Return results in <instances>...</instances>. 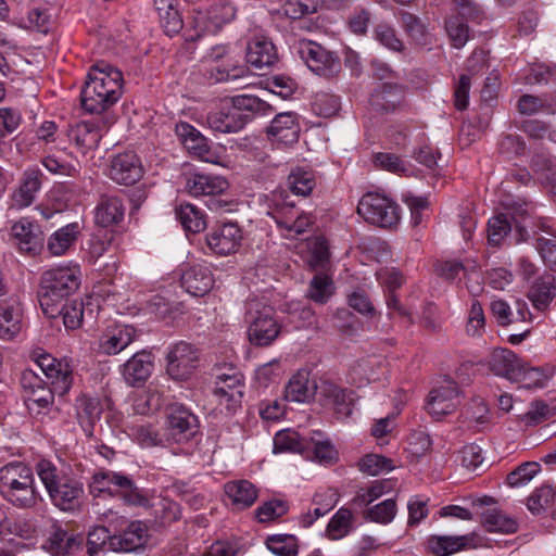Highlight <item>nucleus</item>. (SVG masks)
Here are the masks:
<instances>
[{
	"mask_svg": "<svg viewBox=\"0 0 556 556\" xmlns=\"http://www.w3.org/2000/svg\"><path fill=\"white\" fill-rule=\"evenodd\" d=\"M123 74L111 64L101 61L93 64L81 89L83 109L90 114H102L122 96Z\"/></svg>",
	"mask_w": 556,
	"mask_h": 556,
	"instance_id": "obj_1",
	"label": "nucleus"
},
{
	"mask_svg": "<svg viewBox=\"0 0 556 556\" xmlns=\"http://www.w3.org/2000/svg\"><path fill=\"white\" fill-rule=\"evenodd\" d=\"M35 362L50 383V387L45 383L25 395L28 410L39 415L42 409H48L52 405L55 393L62 396L68 392L73 383V369L68 363L59 361L50 354H39Z\"/></svg>",
	"mask_w": 556,
	"mask_h": 556,
	"instance_id": "obj_2",
	"label": "nucleus"
},
{
	"mask_svg": "<svg viewBox=\"0 0 556 556\" xmlns=\"http://www.w3.org/2000/svg\"><path fill=\"white\" fill-rule=\"evenodd\" d=\"M271 111V105L257 97L237 96L208 112L206 123L216 132H238L255 114L266 115Z\"/></svg>",
	"mask_w": 556,
	"mask_h": 556,
	"instance_id": "obj_3",
	"label": "nucleus"
},
{
	"mask_svg": "<svg viewBox=\"0 0 556 556\" xmlns=\"http://www.w3.org/2000/svg\"><path fill=\"white\" fill-rule=\"evenodd\" d=\"M0 493L14 507L30 509L41 500L31 468L23 462H11L0 468Z\"/></svg>",
	"mask_w": 556,
	"mask_h": 556,
	"instance_id": "obj_4",
	"label": "nucleus"
},
{
	"mask_svg": "<svg viewBox=\"0 0 556 556\" xmlns=\"http://www.w3.org/2000/svg\"><path fill=\"white\" fill-rule=\"evenodd\" d=\"M79 287L77 270L58 267L41 276L38 300L45 315L56 318L62 312V303Z\"/></svg>",
	"mask_w": 556,
	"mask_h": 556,
	"instance_id": "obj_5",
	"label": "nucleus"
},
{
	"mask_svg": "<svg viewBox=\"0 0 556 556\" xmlns=\"http://www.w3.org/2000/svg\"><path fill=\"white\" fill-rule=\"evenodd\" d=\"M244 320L248 325L249 342L254 346L270 345L281 332L275 309L258 299L247 302Z\"/></svg>",
	"mask_w": 556,
	"mask_h": 556,
	"instance_id": "obj_6",
	"label": "nucleus"
},
{
	"mask_svg": "<svg viewBox=\"0 0 556 556\" xmlns=\"http://www.w3.org/2000/svg\"><path fill=\"white\" fill-rule=\"evenodd\" d=\"M357 213L369 224L392 228L400 222V207L390 198L378 192H367L357 205Z\"/></svg>",
	"mask_w": 556,
	"mask_h": 556,
	"instance_id": "obj_7",
	"label": "nucleus"
},
{
	"mask_svg": "<svg viewBox=\"0 0 556 556\" xmlns=\"http://www.w3.org/2000/svg\"><path fill=\"white\" fill-rule=\"evenodd\" d=\"M296 54L307 67L318 76L332 78L341 71L340 59L321 45L306 39L298 40L293 46Z\"/></svg>",
	"mask_w": 556,
	"mask_h": 556,
	"instance_id": "obj_8",
	"label": "nucleus"
},
{
	"mask_svg": "<svg viewBox=\"0 0 556 556\" xmlns=\"http://www.w3.org/2000/svg\"><path fill=\"white\" fill-rule=\"evenodd\" d=\"M166 371L177 381L187 380L199 363V350L189 342L175 343L167 353Z\"/></svg>",
	"mask_w": 556,
	"mask_h": 556,
	"instance_id": "obj_9",
	"label": "nucleus"
},
{
	"mask_svg": "<svg viewBox=\"0 0 556 556\" xmlns=\"http://www.w3.org/2000/svg\"><path fill=\"white\" fill-rule=\"evenodd\" d=\"M166 437L168 442L185 443L198 432V418L180 404H173L167 412Z\"/></svg>",
	"mask_w": 556,
	"mask_h": 556,
	"instance_id": "obj_10",
	"label": "nucleus"
},
{
	"mask_svg": "<svg viewBox=\"0 0 556 556\" xmlns=\"http://www.w3.org/2000/svg\"><path fill=\"white\" fill-rule=\"evenodd\" d=\"M229 187L228 181L220 176L194 173L187 177L186 190L193 197H216L224 193ZM210 210L217 211L224 204L220 200L211 199L207 203Z\"/></svg>",
	"mask_w": 556,
	"mask_h": 556,
	"instance_id": "obj_11",
	"label": "nucleus"
},
{
	"mask_svg": "<svg viewBox=\"0 0 556 556\" xmlns=\"http://www.w3.org/2000/svg\"><path fill=\"white\" fill-rule=\"evenodd\" d=\"M315 389L320 404L333 409L338 418H346L352 414L353 391L328 380H321Z\"/></svg>",
	"mask_w": 556,
	"mask_h": 556,
	"instance_id": "obj_12",
	"label": "nucleus"
},
{
	"mask_svg": "<svg viewBox=\"0 0 556 556\" xmlns=\"http://www.w3.org/2000/svg\"><path fill=\"white\" fill-rule=\"evenodd\" d=\"M236 16V9L230 3L213 5L206 13L198 12L193 17L195 36L191 40L200 38L203 34H215L224 24L230 23Z\"/></svg>",
	"mask_w": 556,
	"mask_h": 556,
	"instance_id": "obj_13",
	"label": "nucleus"
},
{
	"mask_svg": "<svg viewBox=\"0 0 556 556\" xmlns=\"http://www.w3.org/2000/svg\"><path fill=\"white\" fill-rule=\"evenodd\" d=\"M110 178L119 185H134L143 176L140 157L132 151H125L111 160Z\"/></svg>",
	"mask_w": 556,
	"mask_h": 556,
	"instance_id": "obj_14",
	"label": "nucleus"
},
{
	"mask_svg": "<svg viewBox=\"0 0 556 556\" xmlns=\"http://www.w3.org/2000/svg\"><path fill=\"white\" fill-rule=\"evenodd\" d=\"M460 404V392L455 382H448L430 391L427 410L435 419L453 413Z\"/></svg>",
	"mask_w": 556,
	"mask_h": 556,
	"instance_id": "obj_15",
	"label": "nucleus"
},
{
	"mask_svg": "<svg viewBox=\"0 0 556 556\" xmlns=\"http://www.w3.org/2000/svg\"><path fill=\"white\" fill-rule=\"evenodd\" d=\"M148 538V526L140 520L131 521L121 534H114L110 540V551L116 553L138 551L144 547Z\"/></svg>",
	"mask_w": 556,
	"mask_h": 556,
	"instance_id": "obj_16",
	"label": "nucleus"
},
{
	"mask_svg": "<svg viewBox=\"0 0 556 556\" xmlns=\"http://www.w3.org/2000/svg\"><path fill=\"white\" fill-rule=\"evenodd\" d=\"M241 239V229L235 223H226L218 226L206 236L207 245L218 255L235 253L240 245Z\"/></svg>",
	"mask_w": 556,
	"mask_h": 556,
	"instance_id": "obj_17",
	"label": "nucleus"
},
{
	"mask_svg": "<svg viewBox=\"0 0 556 556\" xmlns=\"http://www.w3.org/2000/svg\"><path fill=\"white\" fill-rule=\"evenodd\" d=\"M154 356L147 351L134 354L122 367L126 383L134 388L142 387L152 374Z\"/></svg>",
	"mask_w": 556,
	"mask_h": 556,
	"instance_id": "obj_18",
	"label": "nucleus"
},
{
	"mask_svg": "<svg viewBox=\"0 0 556 556\" xmlns=\"http://www.w3.org/2000/svg\"><path fill=\"white\" fill-rule=\"evenodd\" d=\"M521 363L518 356L506 348L494 349L485 359V365L494 375L510 381L522 376Z\"/></svg>",
	"mask_w": 556,
	"mask_h": 556,
	"instance_id": "obj_19",
	"label": "nucleus"
},
{
	"mask_svg": "<svg viewBox=\"0 0 556 556\" xmlns=\"http://www.w3.org/2000/svg\"><path fill=\"white\" fill-rule=\"evenodd\" d=\"M11 235L22 252L36 254L43 247V237L39 226L25 218L12 226Z\"/></svg>",
	"mask_w": 556,
	"mask_h": 556,
	"instance_id": "obj_20",
	"label": "nucleus"
},
{
	"mask_svg": "<svg viewBox=\"0 0 556 556\" xmlns=\"http://www.w3.org/2000/svg\"><path fill=\"white\" fill-rule=\"evenodd\" d=\"M404 97L405 90L402 85L384 83L374 89L369 102L376 111L390 113L402 105Z\"/></svg>",
	"mask_w": 556,
	"mask_h": 556,
	"instance_id": "obj_21",
	"label": "nucleus"
},
{
	"mask_svg": "<svg viewBox=\"0 0 556 556\" xmlns=\"http://www.w3.org/2000/svg\"><path fill=\"white\" fill-rule=\"evenodd\" d=\"M180 283L191 295L203 296L212 289L214 279L208 267L194 265L182 273Z\"/></svg>",
	"mask_w": 556,
	"mask_h": 556,
	"instance_id": "obj_22",
	"label": "nucleus"
},
{
	"mask_svg": "<svg viewBox=\"0 0 556 556\" xmlns=\"http://www.w3.org/2000/svg\"><path fill=\"white\" fill-rule=\"evenodd\" d=\"M556 298V277L544 273L539 276L530 286L528 299L538 311H546Z\"/></svg>",
	"mask_w": 556,
	"mask_h": 556,
	"instance_id": "obj_23",
	"label": "nucleus"
},
{
	"mask_svg": "<svg viewBox=\"0 0 556 556\" xmlns=\"http://www.w3.org/2000/svg\"><path fill=\"white\" fill-rule=\"evenodd\" d=\"M266 134L273 142L285 144L296 142L299 139V126L292 113H279L270 122Z\"/></svg>",
	"mask_w": 556,
	"mask_h": 556,
	"instance_id": "obj_24",
	"label": "nucleus"
},
{
	"mask_svg": "<svg viewBox=\"0 0 556 556\" xmlns=\"http://www.w3.org/2000/svg\"><path fill=\"white\" fill-rule=\"evenodd\" d=\"M278 61L277 50L267 38H255L247 48V62L255 68L271 67Z\"/></svg>",
	"mask_w": 556,
	"mask_h": 556,
	"instance_id": "obj_25",
	"label": "nucleus"
},
{
	"mask_svg": "<svg viewBox=\"0 0 556 556\" xmlns=\"http://www.w3.org/2000/svg\"><path fill=\"white\" fill-rule=\"evenodd\" d=\"M125 215L123 201L117 195H103L96 208V223L105 228L118 225Z\"/></svg>",
	"mask_w": 556,
	"mask_h": 556,
	"instance_id": "obj_26",
	"label": "nucleus"
},
{
	"mask_svg": "<svg viewBox=\"0 0 556 556\" xmlns=\"http://www.w3.org/2000/svg\"><path fill=\"white\" fill-rule=\"evenodd\" d=\"M103 127L104 124L98 125L93 122L84 121L70 126L67 137L81 149H92L98 146Z\"/></svg>",
	"mask_w": 556,
	"mask_h": 556,
	"instance_id": "obj_27",
	"label": "nucleus"
},
{
	"mask_svg": "<svg viewBox=\"0 0 556 556\" xmlns=\"http://www.w3.org/2000/svg\"><path fill=\"white\" fill-rule=\"evenodd\" d=\"M309 374L306 370H299L293 375L286 387L285 399L289 402L305 403L316 394L318 384L309 382Z\"/></svg>",
	"mask_w": 556,
	"mask_h": 556,
	"instance_id": "obj_28",
	"label": "nucleus"
},
{
	"mask_svg": "<svg viewBox=\"0 0 556 556\" xmlns=\"http://www.w3.org/2000/svg\"><path fill=\"white\" fill-rule=\"evenodd\" d=\"M136 338V331L130 326L116 327L103 334L100 350L106 355H115L125 350Z\"/></svg>",
	"mask_w": 556,
	"mask_h": 556,
	"instance_id": "obj_29",
	"label": "nucleus"
},
{
	"mask_svg": "<svg viewBox=\"0 0 556 556\" xmlns=\"http://www.w3.org/2000/svg\"><path fill=\"white\" fill-rule=\"evenodd\" d=\"M42 173L39 169H28L24 173L23 180L18 189L13 194V205L17 208L29 206L36 192L41 186Z\"/></svg>",
	"mask_w": 556,
	"mask_h": 556,
	"instance_id": "obj_30",
	"label": "nucleus"
},
{
	"mask_svg": "<svg viewBox=\"0 0 556 556\" xmlns=\"http://www.w3.org/2000/svg\"><path fill=\"white\" fill-rule=\"evenodd\" d=\"M76 417L84 431L91 435L94 422L102 414L100 401L97 397L81 394L75 403Z\"/></svg>",
	"mask_w": 556,
	"mask_h": 556,
	"instance_id": "obj_31",
	"label": "nucleus"
},
{
	"mask_svg": "<svg viewBox=\"0 0 556 556\" xmlns=\"http://www.w3.org/2000/svg\"><path fill=\"white\" fill-rule=\"evenodd\" d=\"M225 492L232 505L238 509L252 506L257 498L256 488L248 480L227 482L225 484Z\"/></svg>",
	"mask_w": 556,
	"mask_h": 556,
	"instance_id": "obj_32",
	"label": "nucleus"
},
{
	"mask_svg": "<svg viewBox=\"0 0 556 556\" xmlns=\"http://www.w3.org/2000/svg\"><path fill=\"white\" fill-rule=\"evenodd\" d=\"M471 539L469 535H431L428 539V548L434 556H450L465 549Z\"/></svg>",
	"mask_w": 556,
	"mask_h": 556,
	"instance_id": "obj_33",
	"label": "nucleus"
},
{
	"mask_svg": "<svg viewBox=\"0 0 556 556\" xmlns=\"http://www.w3.org/2000/svg\"><path fill=\"white\" fill-rule=\"evenodd\" d=\"M83 493V484L71 478L60 490H54L50 498L60 509L74 510L79 506Z\"/></svg>",
	"mask_w": 556,
	"mask_h": 556,
	"instance_id": "obj_34",
	"label": "nucleus"
},
{
	"mask_svg": "<svg viewBox=\"0 0 556 556\" xmlns=\"http://www.w3.org/2000/svg\"><path fill=\"white\" fill-rule=\"evenodd\" d=\"M81 227L78 223H71L52 233L48 240V250L53 255L64 254L76 241Z\"/></svg>",
	"mask_w": 556,
	"mask_h": 556,
	"instance_id": "obj_35",
	"label": "nucleus"
},
{
	"mask_svg": "<svg viewBox=\"0 0 556 556\" xmlns=\"http://www.w3.org/2000/svg\"><path fill=\"white\" fill-rule=\"evenodd\" d=\"M114 494L128 506L147 507L149 505L146 491L138 488L132 479L126 475H122Z\"/></svg>",
	"mask_w": 556,
	"mask_h": 556,
	"instance_id": "obj_36",
	"label": "nucleus"
},
{
	"mask_svg": "<svg viewBox=\"0 0 556 556\" xmlns=\"http://www.w3.org/2000/svg\"><path fill=\"white\" fill-rule=\"evenodd\" d=\"M177 134L182 139V143L188 151L206 162L210 161V149L205 138L192 126L182 123L177 126Z\"/></svg>",
	"mask_w": 556,
	"mask_h": 556,
	"instance_id": "obj_37",
	"label": "nucleus"
},
{
	"mask_svg": "<svg viewBox=\"0 0 556 556\" xmlns=\"http://www.w3.org/2000/svg\"><path fill=\"white\" fill-rule=\"evenodd\" d=\"M481 525L488 532L515 533L518 522L495 508H489L481 515Z\"/></svg>",
	"mask_w": 556,
	"mask_h": 556,
	"instance_id": "obj_38",
	"label": "nucleus"
},
{
	"mask_svg": "<svg viewBox=\"0 0 556 556\" xmlns=\"http://www.w3.org/2000/svg\"><path fill=\"white\" fill-rule=\"evenodd\" d=\"M122 475V472L112 470H100L96 472L89 484L90 494L93 497H101L104 495L114 497V492L118 486Z\"/></svg>",
	"mask_w": 556,
	"mask_h": 556,
	"instance_id": "obj_39",
	"label": "nucleus"
},
{
	"mask_svg": "<svg viewBox=\"0 0 556 556\" xmlns=\"http://www.w3.org/2000/svg\"><path fill=\"white\" fill-rule=\"evenodd\" d=\"M36 472L50 497L54 494V490H60L71 479L62 475L52 463L46 459L37 463Z\"/></svg>",
	"mask_w": 556,
	"mask_h": 556,
	"instance_id": "obj_40",
	"label": "nucleus"
},
{
	"mask_svg": "<svg viewBox=\"0 0 556 556\" xmlns=\"http://www.w3.org/2000/svg\"><path fill=\"white\" fill-rule=\"evenodd\" d=\"M21 315L13 305L0 302V339L11 340L21 331Z\"/></svg>",
	"mask_w": 556,
	"mask_h": 556,
	"instance_id": "obj_41",
	"label": "nucleus"
},
{
	"mask_svg": "<svg viewBox=\"0 0 556 556\" xmlns=\"http://www.w3.org/2000/svg\"><path fill=\"white\" fill-rule=\"evenodd\" d=\"M176 214L185 230L198 233L205 229L206 222L202 212L193 204H180Z\"/></svg>",
	"mask_w": 556,
	"mask_h": 556,
	"instance_id": "obj_42",
	"label": "nucleus"
},
{
	"mask_svg": "<svg viewBox=\"0 0 556 556\" xmlns=\"http://www.w3.org/2000/svg\"><path fill=\"white\" fill-rule=\"evenodd\" d=\"M80 542V538L68 534L61 528H55L47 541V547L55 556H66L74 547H77Z\"/></svg>",
	"mask_w": 556,
	"mask_h": 556,
	"instance_id": "obj_43",
	"label": "nucleus"
},
{
	"mask_svg": "<svg viewBox=\"0 0 556 556\" xmlns=\"http://www.w3.org/2000/svg\"><path fill=\"white\" fill-rule=\"evenodd\" d=\"M518 110L525 115H533L541 111L554 114L556 113V100L554 101L547 94L542 97L523 94L518 100Z\"/></svg>",
	"mask_w": 556,
	"mask_h": 556,
	"instance_id": "obj_44",
	"label": "nucleus"
},
{
	"mask_svg": "<svg viewBox=\"0 0 556 556\" xmlns=\"http://www.w3.org/2000/svg\"><path fill=\"white\" fill-rule=\"evenodd\" d=\"M267 548L277 556H296L299 553L298 538L293 534H273L267 536Z\"/></svg>",
	"mask_w": 556,
	"mask_h": 556,
	"instance_id": "obj_45",
	"label": "nucleus"
},
{
	"mask_svg": "<svg viewBox=\"0 0 556 556\" xmlns=\"http://www.w3.org/2000/svg\"><path fill=\"white\" fill-rule=\"evenodd\" d=\"M1 534H14L24 540H33L38 535V529L34 521L28 519L11 520L7 517L0 521Z\"/></svg>",
	"mask_w": 556,
	"mask_h": 556,
	"instance_id": "obj_46",
	"label": "nucleus"
},
{
	"mask_svg": "<svg viewBox=\"0 0 556 556\" xmlns=\"http://www.w3.org/2000/svg\"><path fill=\"white\" fill-rule=\"evenodd\" d=\"M401 23L406 34L420 46L430 43V35L420 18L409 12H401Z\"/></svg>",
	"mask_w": 556,
	"mask_h": 556,
	"instance_id": "obj_47",
	"label": "nucleus"
},
{
	"mask_svg": "<svg viewBox=\"0 0 556 556\" xmlns=\"http://www.w3.org/2000/svg\"><path fill=\"white\" fill-rule=\"evenodd\" d=\"M134 435L144 447L165 446L166 443H169L166 433H161L155 426L150 424L135 426Z\"/></svg>",
	"mask_w": 556,
	"mask_h": 556,
	"instance_id": "obj_48",
	"label": "nucleus"
},
{
	"mask_svg": "<svg viewBox=\"0 0 556 556\" xmlns=\"http://www.w3.org/2000/svg\"><path fill=\"white\" fill-rule=\"evenodd\" d=\"M113 535L104 526L92 527L87 535V554L88 556H100V553L108 547L110 551V540Z\"/></svg>",
	"mask_w": 556,
	"mask_h": 556,
	"instance_id": "obj_49",
	"label": "nucleus"
},
{
	"mask_svg": "<svg viewBox=\"0 0 556 556\" xmlns=\"http://www.w3.org/2000/svg\"><path fill=\"white\" fill-rule=\"evenodd\" d=\"M332 294V280L327 273H316L312 278L308 298L316 303H325Z\"/></svg>",
	"mask_w": 556,
	"mask_h": 556,
	"instance_id": "obj_50",
	"label": "nucleus"
},
{
	"mask_svg": "<svg viewBox=\"0 0 556 556\" xmlns=\"http://www.w3.org/2000/svg\"><path fill=\"white\" fill-rule=\"evenodd\" d=\"M352 511L348 508H340L330 519L327 526V533L330 539L338 540L346 535L352 529Z\"/></svg>",
	"mask_w": 556,
	"mask_h": 556,
	"instance_id": "obj_51",
	"label": "nucleus"
},
{
	"mask_svg": "<svg viewBox=\"0 0 556 556\" xmlns=\"http://www.w3.org/2000/svg\"><path fill=\"white\" fill-rule=\"evenodd\" d=\"M396 515V503L394 500H386L364 513V519L381 525L392 522Z\"/></svg>",
	"mask_w": 556,
	"mask_h": 556,
	"instance_id": "obj_52",
	"label": "nucleus"
},
{
	"mask_svg": "<svg viewBox=\"0 0 556 556\" xmlns=\"http://www.w3.org/2000/svg\"><path fill=\"white\" fill-rule=\"evenodd\" d=\"M532 166L535 172L544 175L545 182L549 187L551 192L556 194V157L538 154L532 160Z\"/></svg>",
	"mask_w": 556,
	"mask_h": 556,
	"instance_id": "obj_53",
	"label": "nucleus"
},
{
	"mask_svg": "<svg viewBox=\"0 0 556 556\" xmlns=\"http://www.w3.org/2000/svg\"><path fill=\"white\" fill-rule=\"evenodd\" d=\"M511 230V224L506 214H498L488 223V240L491 245L498 247Z\"/></svg>",
	"mask_w": 556,
	"mask_h": 556,
	"instance_id": "obj_54",
	"label": "nucleus"
},
{
	"mask_svg": "<svg viewBox=\"0 0 556 556\" xmlns=\"http://www.w3.org/2000/svg\"><path fill=\"white\" fill-rule=\"evenodd\" d=\"M445 29L453 47L459 49L465 46L469 38V28L460 15L447 18Z\"/></svg>",
	"mask_w": 556,
	"mask_h": 556,
	"instance_id": "obj_55",
	"label": "nucleus"
},
{
	"mask_svg": "<svg viewBox=\"0 0 556 556\" xmlns=\"http://www.w3.org/2000/svg\"><path fill=\"white\" fill-rule=\"evenodd\" d=\"M541 469L536 462H526L509 472L506 482L509 486L516 488L528 483Z\"/></svg>",
	"mask_w": 556,
	"mask_h": 556,
	"instance_id": "obj_56",
	"label": "nucleus"
},
{
	"mask_svg": "<svg viewBox=\"0 0 556 556\" xmlns=\"http://www.w3.org/2000/svg\"><path fill=\"white\" fill-rule=\"evenodd\" d=\"M374 162L377 167L397 175H407L409 172V164L393 153H377Z\"/></svg>",
	"mask_w": 556,
	"mask_h": 556,
	"instance_id": "obj_57",
	"label": "nucleus"
},
{
	"mask_svg": "<svg viewBox=\"0 0 556 556\" xmlns=\"http://www.w3.org/2000/svg\"><path fill=\"white\" fill-rule=\"evenodd\" d=\"M304 448L303 442L300 440V437L294 431H280L274 438V452L282 453V452H293V453H302Z\"/></svg>",
	"mask_w": 556,
	"mask_h": 556,
	"instance_id": "obj_58",
	"label": "nucleus"
},
{
	"mask_svg": "<svg viewBox=\"0 0 556 556\" xmlns=\"http://www.w3.org/2000/svg\"><path fill=\"white\" fill-rule=\"evenodd\" d=\"M288 184L294 194L307 195L312 192L315 180L312 173L296 169L289 175Z\"/></svg>",
	"mask_w": 556,
	"mask_h": 556,
	"instance_id": "obj_59",
	"label": "nucleus"
},
{
	"mask_svg": "<svg viewBox=\"0 0 556 556\" xmlns=\"http://www.w3.org/2000/svg\"><path fill=\"white\" fill-rule=\"evenodd\" d=\"M394 468L392 460L388 457L377 454H368L359 462L361 471L370 476H377L381 472H389Z\"/></svg>",
	"mask_w": 556,
	"mask_h": 556,
	"instance_id": "obj_60",
	"label": "nucleus"
},
{
	"mask_svg": "<svg viewBox=\"0 0 556 556\" xmlns=\"http://www.w3.org/2000/svg\"><path fill=\"white\" fill-rule=\"evenodd\" d=\"M85 306L81 301H72L62 303V312L59 316L63 317V323L68 329L80 327L84 318Z\"/></svg>",
	"mask_w": 556,
	"mask_h": 556,
	"instance_id": "obj_61",
	"label": "nucleus"
},
{
	"mask_svg": "<svg viewBox=\"0 0 556 556\" xmlns=\"http://www.w3.org/2000/svg\"><path fill=\"white\" fill-rule=\"evenodd\" d=\"M330 252L325 240L318 239L313 248L309 266L316 273H327L330 263Z\"/></svg>",
	"mask_w": 556,
	"mask_h": 556,
	"instance_id": "obj_62",
	"label": "nucleus"
},
{
	"mask_svg": "<svg viewBox=\"0 0 556 556\" xmlns=\"http://www.w3.org/2000/svg\"><path fill=\"white\" fill-rule=\"evenodd\" d=\"M288 511V505L281 500H274L262 504L256 509V517L260 522L273 521Z\"/></svg>",
	"mask_w": 556,
	"mask_h": 556,
	"instance_id": "obj_63",
	"label": "nucleus"
},
{
	"mask_svg": "<svg viewBox=\"0 0 556 556\" xmlns=\"http://www.w3.org/2000/svg\"><path fill=\"white\" fill-rule=\"evenodd\" d=\"M112 233L105 230H100L94 233L88 241V253L92 258H99L111 247Z\"/></svg>",
	"mask_w": 556,
	"mask_h": 556,
	"instance_id": "obj_64",
	"label": "nucleus"
}]
</instances>
